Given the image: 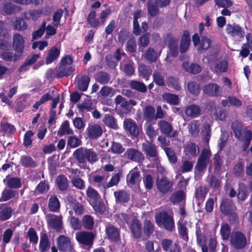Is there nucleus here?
<instances>
[{
    "mask_svg": "<svg viewBox=\"0 0 252 252\" xmlns=\"http://www.w3.org/2000/svg\"><path fill=\"white\" fill-rule=\"evenodd\" d=\"M155 220L158 226H163L168 231L172 232L175 229L173 217L169 215L166 211H162L157 214L155 216Z\"/></svg>",
    "mask_w": 252,
    "mask_h": 252,
    "instance_id": "obj_1",
    "label": "nucleus"
},
{
    "mask_svg": "<svg viewBox=\"0 0 252 252\" xmlns=\"http://www.w3.org/2000/svg\"><path fill=\"white\" fill-rule=\"evenodd\" d=\"M156 185L158 190L163 194L171 192L173 189L174 183L172 180L165 176L157 177Z\"/></svg>",
    "mask_w": 252,
    "mask_h": 252,
    "instance_id": "obj_2",
    "label": "nucleus"
},
{
    "mask_svg": "<svg viewBox=\"0 0 252 252\" xmlns=\"http://www.w3.org/2000/svg\"><path fill=\"white\" fill-rule=\"evenodd\" d=\"M75 237L79 244L91 248L93 245L95 235L92 232L81 231L76 233Z\"/></svg>",
    "mask_w": 252,
    "mask_h": 252,
    "instance_id": "obj_3",
    "label": "nucleus"
},
{
    "mask_svg": "<svg viewBox=\"0 0 252 252\" xmlns=\"http://www.w3.org/2000/svg\"><path fill=\"white\" fill-rule=\"evenodd\" d=\"M230 242L236 249H243L247 244L245 235L240 231L233 232L230 236Z\"/></svg>",
    "mask_w": 252,
    "mask_h": 252,
    "instance_id": "obj_4",
    "label": "nucleus"
},
{
    "mask_svg": "<svg viewBox=\"0 0 252 252\" xmlns=\"http://www.w3.org/2000/svg\"><path fill=\"white\" fill-rule=\"evenodd\" d=\"M158 125L161 133L167 137L171 138L177 136V131L169 122L162 120L158 122Z\"/></svg>",
    "mask_w": 252,
    "mask_h": 252,
    "instance_id": "obj_5",
    "label": "nucleus"
},
{
    "mask_svg": "<svg viewBox=\"0 0 252 252\" xmlns=\"http://www.w3.org/2000/svg\"><path fill=\"white\" fill-rule=\"evenodd\" d=\"M202 91L204 94L209 97H220L223 94L221 88L215 83H210L204 85Z\"/></svg>",
    "mask_w": 252,
    "mask_h": 252,
    "instance_id": "obj_6",
    "label": "nucleus"
},
{
    "mask_svg": "<svg viewBox=\"0 0 252 252\" xmlns=\"http://www.w3.org/2000/svg\"><path fill=\"white\" fill-rule=\"evenodd\" d=\"M142 151L144 152L147 158H152L154 161L158 159V154L157 147L153 143V141L143 143L142 144Z\"/></svg>",
    "mask_w": 252,
    "mask_h": 252,
    "instance_id": "obj_7",
    "label": "nucleus"
},
{
    "mask_svg": "<svg viewBox=\"0 0 252 252\" xmlns=\"http://www.w3.org/2000/svg\"><path fill=\"white\" fill-rule=\"evenodd\" d=\"M104 178L105 176L103 173L100 174V172L96 171L92 172L89 176L88 182L94 187L105 189L106 188H105V184L104 182Z\"/></svg>",
    "mask_w": 252,
    "mask_h": 252,
    "instance_id": "obj_8",
    "label": "nucleus"
},
{
    "mask_svg": "<svg viewBox=\"0 0 252 252\" xmlns=\"http://www.w3.org/2000/svg\"><path fill=\"white\" fill-rule=\"evenodd\" d=\"M25 43V39L22 35L19 33L14 34L12 47L15 52L21 57L24 52Z\"/></svg>",
    "mask_w": 252,
    "mask_h": 252,
    "instance_id": "obj_9",
    "label": "nucleus"
},
{
    "mask_svg": "<svg viewBox=\"0 0 252 252\" xmlns=\"http://www.w3.org/2000/svg\"><path fill=\"white\" fill-rule=\"evenodd\" d=\"M48 226L57 232H62L63 223L62 217L53 214H49L47 217Z\"/></svg>",
    "mask_w": 252,
    "mask_h": 252,
    "instance_id": "obj_10",
    "label": "nucleus"
},
{
    "mask_svg": "<svg viewBox=\"0 0 252 252\" xmlns=\"http://www.w3.org/2000/svg\"><path fill=\"white\" fill-rule=\"evenodd\" d=\"M164 40L168 43V47L170 55L176 57L178 55V40L173 36L171 33H167Z\"/></svg>",
    "mask_w": 252,
    "mask_h": 252,
    "instance_id": "obj_11",
    "label": "nucleus"
},
{
    "mask_svg": "<svg viewBox=\"0 0 252 252\" xmlns=\"http://www.w3.org/2000/svg\"><path fill=\"white\" fill-rule=\"evenodd\" d=\"M210 156L211 152L209 150L207 149H203L202 150L195 166V168L198 171H203L206 168Z\"/></svg>",
    "mask_w": 252,
    "mask_h": 252,
    "instance_id": "obj_12",
    "label": "nucleus"
},
{
    "mask_svg": "<svg viewBox=\"0 0 252 252\" xmlns=\"http://www.w3.org/2000/svg\"><path fill=\"white\" fill-rule=\"evenodd\" d=\"M86 133L90 139H97L102 136L103 130L102 127L98 124H89Z\"/></svg>",
    "mask_w": 252,
    "mask_h": 252,
    "instance_id": "obj_13",
    "label": "nucleus"
},
{
    "mask_svg": "<svg viewBox=\"0 0 252 252\" xmlns=\"http://www.w3.org/2000/svg\"><path fill=\"white\" fill-rule=\"evenodd\" d=\"M124 127L129 134L134 137H137L140 135L141 128L136 123L131 119H126L124 121Z\"/></svg>",
    "mask_w": 252,
    "mask_h": 252,
    "instance_id": "obj_14",
    "label": "nucleus"
},
{
    "mask_svg": "<svg viewBox=\"0 0 252 252\" xmlns=\"http://www.w3.org/2000/svg\"><path fill=\"white\" fill-rule=\"evenodd\" d=\"M55 70L56 77L61 78L69 76L74 72L75 68L72 66L63 65L59 63Z\"/></svg>",
    "mask_w": 252,
    "mask_h": 252,
    "instance_id": "obj_15",
    "label": "nucleus"
},
{
    "mask_svg": "<svg viewBox=\"0 0 252 252\" xmlns=\"http://www.w3.org/2000/svg\"><path fill=\"white\" fill-rule=\"evenodd\" d=\"M161 245L163 250L165 252H180L181 246L169 239H163L161 240Z\"/></svg>",
    "mask_w": 252,
    "mask_h": 252,
    "instance_id": "obj_16",
    "label": "nucleus"
},
{
    "mask_svg": "<svg viewBox=\"0 0 252 252\" xmlns=\"http://www.w3.org/2000/svg\"><path fill=\"white\" fill-rule=\"evenodd\" d=\"M58 249L60 251L70 252L73 249L70 239L64 235H60L57 239Z\"/></svg>",
    "mask_w": 252,
    "mask_h": 252,
    "instance_id": "obj_17",
    "label": "nucleus"
},
{
    "mask_svg": "<svg viewBox=\"0 0 252 252\" xmlns=\"http://www.w3.org/2000/svg\"><path fill=\"white\" fill-rule=\"evenodd\" d=\"M236 209L235 205L232 200L228 198L222 199L220 204V209L221 213L225 216H228Z\"/></svg>",
    "mask_w": 252,
    "mask_h": 252,
    "instance_id": "obj_18",
    "label": "nucleus"
},
{
    "mask_svg": "<svg viewBox=\"0 0 252 252\" xmlns=\"http://www.w3.org/2000/svg\"><path fill=\"white\" fill-rule=\"evenodd\" d=\"M126 157L132 161L140 162L144 159L143 154L134 148L127 149L125 153Z\"/></svg>",
    "mask_w": 252,
    "mask_h": 252,
    "instance_id": "obj_19",
    "label": "nucleus"
},
{
    "mask_svg": "<svg viewBox=\"0 0 252 252\" xmlns=\"http://www.w3.org/2000/svg\"><path fill=\"white\" fill-rule=\"evenodd\" d=\"M86 153L87 148L81 147L77 149L73 154V157L78 162L83 166H86L87 164V154Z\"/></svg>",
    "mask_w": 252,
    "mask_h": 252,
    "instance_id": "obj_20",
    "label": "nucleus"
},
{
    "mask_svg": "<svg viewBox=\"0 0 252 252\" xmlns=\"http://www.w3.org/2000/svg\"><path fill=\"white\" fill-rule=\"evenodd\" d=\"M226 32L233 37L238 36L243 37L245 36V32L239 25L230 24L227 25L226 27Z\"/></svg>",
    "mask_w": 252,
    "mask_h": 252,
    "instance_id": "obj_21",
    "label": "nucleus"
},
{
    "mask_svg": "<svg viewBox=\"0 0 252 252\" xmlns=\"http://www.w3.org/2000/svg\"><path fill=\"white\" fill-rule=\"evenodd\" d=\"M190 35L188 31H185L182 36L179 50L181 53H186L189 49L190 43Z\"/></svg>",
    "mask_w": 252,
    "mask_h": 252,
    "instance_id": "obj_22",
    "label": "nucleus"
},
{
    "mask_svg": "<svg viewBox=\"0 0 252 252\" xmlns=\"http://www.w3.org/2000/svg\"><path fill=\"white\" fill-rule=\"evenodd\" d=\"M132 236L135 239H140L142 233V223L137 219L132 220L130 226Z\"/></svg>",
    "mask_w": 252,
    "mask_h": 252,
    "instance_id": "obj_23",
    "label": "nucleus"
},
{
    "mask_svg": "<svg viewBox=\"0 0 252 252\" xmlns=\"http://www.w3.org/2000/svg\"><path fill=\"white\" fill-rule=\"evenodd\" d=\"M185 113L188 117L195 118L199 117L201 115V109L199 106L192 104L186 106Z\"/></svg>",
    "mask_w": 252,
    "mask_h": 252,
    "instance_id": "obj_24",
    "label": "nucleus"
},
{
    "mask_svg": "<svg viewBox=\"0 0 252 252\" xmlns=\"http://www.w3.org/2000/svg\"><path fill=\"white\" fill-rule=\"evenodd\" d=\"M76 80L78 90L82 92H85L87 90L91 80L90 78L88 76L84 75L80 77L78 75L76 77Z\"/></svg>",
    "mask_w": 252,
    "mask_h": 252,
    "instance_id": "obj_25",
    "label": "nucleus"
},
{
    "mask_svg": "<svg viewBox=\"0 0 252 252\" xmlns=\"http://www.w3.org/2000/svg\"><path fill=\"white\" fill-rule=\"evenodd\" d=\"M60 50L56 46L52 47L48 51L47 55L45 58V63L47 64L51 63L57 60L60 55Z\"/></svg>",
    "mask_w": 252,
    "mask_h": 252,
    "instance_id": "obj_26",
    "label": "nucleus"
},
{
    "mask_svg": "<svg viewBox=\"0 0 252 252\" xmlns=\"http://www.w3.org/2000/svg\"><path fill=\"white\" fill-rule=\"evenodd\" d=\"M96 82L102 85H106L109 83L111 79V75L104 71H97L94 75Z\"/></svg>",
    "mask_w": 252,
    "mask_h": 252,
    "instance_id": "obj_27",
    "label": "nucleus"
},
{
    "mask_svg": "<svg viewBox=\"0 0 252 252\" xmlns=\"http://www.w3.org/2000/svg\"><path fill=\"white\" fill-rule=\"evenodd\" d=\"M116 203L124 204L130 200V194L126 191L122 189L114 192Z\"/></svg>",
    "mask_w": 252,
    "mask_h": 252,
    "instance_id": "obj_28",
    "label": "nucleus"
},
{
    "mask_svg": "<svg viewBox=\"0 0 252 252\" xmlns=\"http://www.w3.org/2000/svg\"><path fill=\"white\" fill-rule=\"evenodd\" d=\"M20 164L22 166L25 168H35L37 166L36 162L29 155H23L21 156Z\"/></svg>",
    "mask_w": 252,
    "mask_h": 252,
    "instance_id": "obj_29",
    "label": "nucleus"
},
{
    "mask_svg": "<svg viewBox=\"0 0 252 252\" xmlns=\"http://www.w3.org/2000/svg\"><path fill=\"white\" fill-rule=\"evenodd\" d=\"M0 58L6 62H17L21 59L16 52L14 53L12 52L4 51L1 52L0 54Z\"/></svg>",
    "mask_w": 252,
    "mask_h": 252,
    "instance_id": "obj_30",
    "label": "nucleus"
},
{
    "mask_svg": "<svg viewBox=\"0 0 252 252\" xmlns=\"http://www.w3.org/2000/svg\"><path fill=\"white\" fill-rule=\"evenodd\" d=\"M106 232L110 240L114 242H118L120 239L119 230L112 225L108 226L106 228Z\"/></svg>",
    "mask_w": 252,
    "mask_h": 252,
    "instance_id": "obj_31",
    "label": "nucleus"
},
{
    "mask_svg": "<svg viewBox=\"0 0 252 252\" xmlns=\"http://www.w3.org/2000/svg\"><path fill=\"white\" fill-rule=\"evenodd\" d=\"M183 69L193 74H196L201 71L200 66L195 63H192L191 64L188 62H184L182 63Z\"/></svg>",
    "mask_w": 252,
    "mask_h": 252,
    "instance_id": "obj_32",
    "label": "nucleus"
},
{
    "mask_svg": "<svg viewBox=\"0 0 252 252\" xmlns=\"http://www.w3.org/2000/svg\"><path fill=\"white\" fill-rule=\"evenodd\" d=\"M245 163L242 159H239L234 164L233 173L236 177L242 178L244 176Z\"/></svg>",
    "mask_w": 252,
    "mask_h": 252,
    "instance_id": "obj_33",
    "label": "nucleus"
},
{
    "mask_svg": "<svg viewBox=\"0 0 252 252\" xmlns=\"http://www.w3.org/2000/svg\"><path fill=\"white\" fill-rule=\"evenodd\" d=\"M58 134L60 136H63L64 135H73L74 131L70 127L69 122L68 120L64 121L61 125Z\"/></svg>",
    "mask_w": 252,
    "mask_h": 252,
    "instance_id": "obj_34",
    "label": "nucleus"
},
{
    "mask_svg": "<svg viewBox=\"0 0 252 252\" xmlns=\"http://www.w3.org/2000/svg\"><path fill=\"white\" fill-rule=\"evenodd\" d=\"M60 202L56 195H52L49 199L48 207L49 210L53 212H58L60 208Z\"/></svg>",
    "mask_w": 252,
    "mask_h": 252,
    "instance_id": "obj_35",
    "label": "nucleus"
},
{
    "mask_svg": "<svg viewBox=\"0 0 252 252\" xmlns=\"http://www.w3.org/2000/svg\"><path fill=\"white\" fill-rule=\"evenodd\" d=\"M186 199V193L182 190L176 191L171 194L169 200L173 204L179 203Z\"/></svg>",
    "mask_w": 252,
    "mask_h": 252,
    "instance_id": "obj_36",
    "label": "nucleus"
},
{
    "mask_svg": "<svg viewBox=\"0 0 252 252\" xmlns=\"http://www.w3.org/2000/svg\"><path fill=\"white\" fill-rule=\"evenodd\" d=\"M130 88L141 93H145L147 91V87L143 82L136 80H131L129 83Z\"/></svg>",
    "mask_w": 252,
    "mask_h": 252,
    "instance_id": "obj_37",
    "label": "nucleus"
},
{
    "mask_svg": "<svg viewBox=\"0 0 252 252\" xmlns=\"http://www.w3.org/2000/svg\"><path fill=\"white\" fill-rule=\"evenodd\" d=\"M56 183L60 190L64 191L67 189L68 188V181L64 175H59L57 178Z\"/></svg>",
    "mask_w": 252,
    "mask_h": 252,
    "instance_id": "obj_38",
    "label": "nucleus"
},
{
    "mask_svg": "<svg viewBox=\"0 0 252 252\" xmlns=\"http://www.w3.org/2000/svg\"><path fill=\"white\" fill-rule=\"evenodd\" d=\"M231 128L234 132L235 137L240 140L242 136L243 126L242 122L239 121H235L232 123Z\"/></svg>",
    "mask_w": 252,
    "mask_h": 252,
    "instance_id": "obj_39",
    "label": "nucleus"
},
{
    "mask_svg": "<svg viewBox=\"0 0 252 252\" xmlns=\"http://www.w3.org/2000/svg\"><path fill=\"white\" fill-rule=\"evenodd\" d=\"M162 97L167 103L171 105H177L180 102L178 96L175 94L165 93L162 94Z\"/></svg>",
    "mask_w": 252,
    "mask_h": 252,
    "instance_id": "obj_40",
    "label": "nucleus"
},
{
    "mask_svg": "<svg viewBox=\"0 0 252 252\" xmlns=\"http://www.w3.org/2000/svg\"><path fill=\"white\" fill-rule=\"evenodd\" d=\"M50 242L47 234L45 232L40 233V239L39 242V250L41 252L47 251L50 247Z\"/></svg>",
    "mask_w": 252,
    "mask_h": 252,
    "instance_id": "obj_41",
    "label": "nucleus"
},
{
    "mask_svg": "<svg viewBox=\"0 0 252 252\" xmlns=\"http://www.w3.org/2000/svg\"><path fill=\"white\" fill-rule=\"evenodd\" d=\"M122 176L123 171L121 170H119L117 173L113 174L110 180L105 184V188L108 189L117 186Z\"/></svg>",
    "mask_w": 252,
    "mask_h": 252,
    "instance_id": "obj_42",
    "label": "nucleus"
},
{
    "mask_svg": "<svg viewBox=\"0 0 252 252\" xmlns=\"http://www.w3.org/2000/svg\"><path fill=\"white\" fill-rule=\"evenodd\" d=\"M12 209L10 207L0 206V220L5 221L8 220L12 216Z\"/></svg>",
    "mask_w": 252,
    "mask_h": 252,
    "instance_id": "obj_43",
    "label": "nucleus"
},
{
    "mask_svg": "<svg viewBox=\"0 0 252 252\" xmlns=\"http://www.w3.org/2000/svg\"><path fill=\"white\" fill-rule=\"evenodd\" d=\"M139 76L147 81L152 73V70L150 66L145 64H141L138 67Z\"/></svg>",
    "mask_w": 252,
    "mask_h": 252,
    "instance_id": "obj_44",
    "label": "nucleus"
},
{
    "mask_svg": "<svg viewBox=\"0 0 252 252\" xmlns=\"http://www.w3.org/2000/svg\"><path fill=\"white\" fill-rule=\"evenodd\" d=\"M87 196L93 201V203H96L101 198L98 191L91 186H89L86 190Z\"/></svg>",
    "mask_w": 252,
    "mask_h": 252,
    "instance_id": "obj_45",
    "label": "nucleus"
},
{
    "mask_svg": "<svg viewBox=\"0 0 252 252\" xmlns=\"http://www.w3.org/2000/svg\"><path fill=\"white\" fill-rule=\"evenodd\" d=\"M212 44L211 40L206 36H202L201 37V42L197 48L198 51L203 53L207 51L210 47Z\"/></svg>",
    "mask_w": 252,
    "mask_h": 252,
    "instance_id": "obj_46",
    "label": "nucleus"
},
{
    "mask_svg": "<svg viewBox=\"0 0 252 252\" xmlns=\"http://www.w3.org/2000/svg\"><path fill=\"white\" fill-rule=\"evenodd\" d=\"M159 6L153 0H149L147 2V9L149 14L151 17H155L159 13Z\"/></svg>",
    "mask_w": 252,
    "mask_h": 252,
    "instance_id": "obj_47",
    "label": "nucleus"
},
{
    "mask_svg": "<svg viewBox=\"0 0 252 252\" xmlns=\"http://www.w3.org/2000/svg\"><path fill=\"white\" fill-rule=\"evenodd\" d=\"M155 109L151 105L146 106L144 112V118L148 122H151L155 119Z\"/></svg>",
    "mask_w": 252,
    "mask_h": 252,
    "instance_id": "obj_48",
    "label": "nucleus"
},
{
    "mask_svg": "<svg viewBox=\"0 0 252 252\" xmlns=\"http://www.w3.org/2000/svg\"><path fill=\"white\" fill-rule=\"evenodd\" d=\"M6 185L10 189H19L22 185L21 179L18 177H11L7 179Z\"/></svg>",
    "mask_w": 252,
    "mask_h": 252,
    "instance_id": "obj_49",
    "label": "nucleus"
},
{
    "mask_svg": "<svg viewBox=\"0 0 252 252\" xmlns=\"http://www.w3.org/2000/svg\"><path fill=\"white\" fill-rule=\"evenodd\" d=\"M94 225V218L90 215H85L82 221V225L87 230H91L93 229Z\"/></svg>",
    "mask_w": 252,
    "mask_h": 252,
    "instance_id": "obj_50",
    "label": "nucleus"
},
{
    "mask_svg": "<svg viewBox=\"0 0 252 252\" xmlns=\"http://www.w3.org/2000/svg\"><path fill=\"white\" fill-rule=\"evenodd\" d=\"M221 179L215 175H211L208 181V185L211 189L219 190L221 187Z\"/></svg>",
    "mask_w": 252,
    "mask_h": 252,
    "instance_id": "obj_51",
    "label": "nucleus"
},
{
    "mask_svg": "<svg viewBox=\"0 0 252 252\" xmlns=\"http://www.w3.org/2000/svg\"><path fill=\"white\" fill-rule=\"evenodd\" d=\"M231 227L227 223H222L220 229V234L223 241L228 240L230 237Z\"/></svg>",
    "mask_w": 252,
    "mask_h": 252,
    "instance_id": "obj_52",
    "label": "nucleus"
},
{
    "mask_svg": "<svg viewBox=\"0 0 252 252\" xmlns=\"http://www.w3.org/2000/svg\"><path fill=\"white\" fill-rule=\"evenodd\" d=\"M46 22L44 20L39 28L32 32V40L40 38L44 33L46 29Z\"/></svg>",
    "mask_w": 252,
    "mask_h": 252,
    "instance_id": "obj_53",
    "label": "nucleus"
},
{
    "mask_svg": "<svg viewBox=\"0 0 252 252\" xmlns=\"http://www.w3.org/2000/svg\"><path fill=\"white\" fill-rule=\"evenodd\" d=\"M103 122L107 126L111 128L116 129L118 127L116 124V120L110 115L106 114Z\"/></svg>",
    "mask_w": 252,
    "mask_h": 252,
    "instance_id": "obj_54",
    "label": "nucleus"
},
{
    "mask_svg": "<svg viewBox=\"0 0 252 252\" xmlns=\"http://www.w3.org/2000/svg\"><path fill=\"white\" fill-rule=\"evenodd\" d=\"M177 227L178 233L180 237L185 241H187L189 240L188 231L186 224L178 222Z\"/></svg>",
    "mask_w": 252,
    "mask_h": 252,
    "instance_id": "obj_55",
    "label": "nucleus"
},
{
    "mask_svg": "<svg viewBox=\"0 0 252 252\" xmlns=\"http://www.w3.org/2000/svg\"><path fill=\"white\" fill-rule=\"evenodd\" d=\"M187 88L189 93L194 95H198L200 92V85L194 81L188 82Z\"/></svg>",
    "mask_w": 252,
    "mask_h": 252,
    "instance_id": "obj_56",
    "label": "nucleus"
},
{
    "mask_svg": "<svg viewBox=\"0 0 252 252\" xmlns=\"http://www.w3.org/2000/svg\"><path fill=\"white\" fill-rule=\"evenodd\" d=\"M144 58L151 63H155L157 60V53L154 49L149 48L145 53Z\"/></svg>",
    "mask_w": 252,
    "mask_h": 252,
    "instance_id": "obj_57",
    "label": "nucleus"
},
{
    "mask_svg": "<svg viewBox=\"0 0 252 252\" xmlns=\"http://www.w3.org/2000/svg\"><path fill=\"white\" fill-rule=\"evenodd\" d=\"M16 191L11 189H4L2 193L0 200L7 201L15 196Z\"/></svg>",
    "mask_w": 252,
    "mask_h": 252,
    "instance_id": "obj_58",
    "label": "nucleus"
},
{
    "mask_svg": "<svg viewBox=\"0 0 252 252\" xmlns=\"http://www.w3.org/2000/svg\"><path fill=\"white\" fill-rule=\"evenodd\" d=\"M199 127L200 124L197 121H194L190 124L189 130L192 137H198L200 131Z\"/></svg>",
    "mask_w": 252,
    "mask_h": 252,
    "instance_id": "obj_59",
    "label": "nucleus"
},
{
    "mask_svg": "<svg viewBox=\"0 0 252 252\" xmlns=\"http://www.w3.org/2000/svg\"><path fill=\"white\" fill-rule=\"evenodd\" d=\"M21 8L19 6L15 5L11 3H7L3 5V11L6 14H12L19 12Z\"/></svg>",
    "mask_w": 252,
    "mask_h": 252,
    "instance_id": "obj_60",
    "label": "nucleus"
},
{
    "mask_svg": "<svg viewBox=\"0 0 252 252\" xmlns=\"http://www.w3.org/2000/svg\"><path fill=\"white\" fill-rule=\"evenodd\" d=\"M34 135L33 132L31 130H27L24 135L23 138V145L26 148H28L32 145V138Z\"/></svg>",
    "mask_w": 252,
    "mask_h": 252,
    "instance_id": "obj_61",
    "label": "nucleus"
},
{
    "mask_svg": "<svg viewBox=\"0 0 252 252\" xmlns=\"http://www.w3.org/2000/svg\"><path fill=\"white\" fill-rule=\"evenodd\" d=\"M125 149L118 142H112L111 148L108 150L114 154L121 155L125 152Z\"/></svg>",
    "mask_w": 252,
    "mask_h": 252,
    "instance_id": "obj_62",
    "label": "nucleus"
},
{
    "mask_svg": "<svg viewBox=\"0 0 252 252\" xmlns=\"http://www.w3.org/2000/svg\"><path fill=\"white\" fill-rule=\"evenodd\" d=\"M227 69L228 63L225 60H222L217 63L215 66V72L216 73L225 72Z\"/></svg>",
    "mask_w": 252,
    "mask_h": 252,
    "instance_id": "obj_63",
    "label": "nucleus"
},
{
    "mask_svg": "<svg viewBox=\"0 0 252 252\" xmlns=\"http://www.w3.org/2000/svg\"><path fill=\"white\" fill-rule=\"evenodd\" d=\"M77 108L81 113L90 112L93 109L92 103L90 100L84 101L82 103L78 104Z\"/></svg>",
    "mask_w": 252,
    "mask_h": 252,
    "instance_id": "obj_64",
    "label": "nucleus"
}]
</instances>
